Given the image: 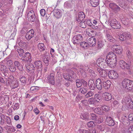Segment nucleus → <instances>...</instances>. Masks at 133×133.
<instances>
[{"instance_id": "338daca9", "label": "nucleus", "mask_w": 133, "mask_h": 133, "mask_svg": "<svg viewBox=\"0 0 133 133\" xmlns=\"http://www.w3.org/2000/svg\"><path fill=\"white\" fill-rule=\"evenodd\" d=\"M127 57L129 59H130L131 58L132 56V54L131 52L130 51H128L127 52Z\"/></svg>"}, {"instance_id": "72a5a7b5", "label": "nucleus", "mask_w": 133, "mask_h": 133, "mask_svg": "<svg viewBox=\"0 0 133 133\" xmlns=\"http://www.w3.org/2000/svg\"><path fill=\"white\" fill-rule=\"evenodd\" d=\"M94 94V92L90 90L88 91L87 94L85 95L84 97L85 98H87L88 97L92 96Z\"/></svg>"}, {"instance_id": "2eb2a0df", "label": "nucleus", "mask_w": 133, "mask_h": 133, "mask_svg": "<svg viewBox=\"0 0 133 133\" xmlns=\"http://www.w3.org/2000/svg\"><path fill=\"white\" fill-rule=\"evenodd\" d=\"M16 42L17 43H18V45L20 47L24 49H27V45L26 43L21 40L20 38H18Z\"/></svg>"}, {"instance_id": "0e129e2a", "label": "nucleus", "mask_w": 133, "mask_h": 133, "mask_svg": "<svg viewBox=\"0 0 133 133\" xmlns=\"http://www.w3.org/2000/svg\"><path fill=\"white\" fill-rule=\"evenodd\" d=\"M6 67L5 66L3 65L0 64V70L2 71H3L6 69Z\"/></svg>"}, {"instance_id": "393cba45", "label": "nucleus", "mask_w": 133, "mask_h": 133, "mask_svg": "<svg viewBox=\"0 0 133 133\" xmlns=\"http://www.w3.org/2000/svg\"><path fill=\"white\" fill-rule=\"evenodd\" d=\"M85 15L84 13L82 12H80L78 13V16L77 21L78 22H80L82 21L84 18Z\"/></svg>"}, {"instance_id": "cd10ccee", "label": "nucleus", "mask_w": 133, "mask_h": 133, "mask_svg": "<svg viewBox=\"0 0 133 133\" xmlns=\"http://www.w3.org/2000/svg\"><path fill=\"white\" fill-rule=\"evenodd\" d=\"M106 59V61L107 62V64L109 66H114L113 65H114L116 63L117 61H114V60L112 61V60H109L108 59Z\"/></svg>"}, {"instance_id": "79ce46f5", "label": "nucleus", "mask_w": 133, "mask_h": 133, "mask_svg": "<svg viewBox=\"0 0 133 133\" xmlns=\"http://www.w3.org/2000/svg\"><path fill=\"white\" fill-rule=\"evenodd\" d=\"M123 35H124V37L126 40H128L131 38V36L129 32H124Z\"/></svg>"}, {"instance_id": "a211bd4d", "label": "nucleus", "mask_w": 133, "mask_h": 133, "mask_svg": "<svg viewBox=\"0 0 133 133\" xmlns=\"http://www.w3.org/2000/svg\"><path fill=\"white\" fill-rule=\"evenodd\" d=\"M113 48L114 52L117 54H121L122 53V47L118 45H114L113 46Z\"/></svg>"}, {"instance_id": "4c0bfd02", "label": "nucleus", "mask_w": 133, "mask_h": 133, "mask_svg": "<svg viewBox=\"0 0 133 133\" xmlns=\"http://www.w3.org/2000/svg\"><path fill=\"white\" fill-rule=\"evenodd\" d=\"M88 89L84 87H81L79 90V91L81 94H85L87 92Z\"/></svg>"}, {"instance_id": "c85d7f7f", "label": "nucleus", "mask_w": 133, "mask_h": 133, "mask_svg": "<svg viewBox=\"0 0 133 133\" xmlns=\"http://www.w3.org/2000/svg\"><path fill=\"white\" fill-rule=\"evenodd\" d=\"M94 112L96 113L99 115H103L104 113L103 110L100 107L95 108L94 110Z\"/></svg>"}, {"instance_id": "6e6d98bb", "label": "nucleus", "mask_w": 133, "mask_h": 133, "mask_svg": "<svg viewBox=\"0 0 133 133\" xmlns=\"http://www.w3.org/2000/svg\"><path fill=\"white\" fill-rule=\"evenodd\" d=\"M102 110L105 111H109V107L107 105H104L102 107Z\"/></svg>"}, {"instance_id": "49530a36", "label": "nucleus", "mask_w": 133, "mask_h": 133, "mask_svg": "<svg viewBox=\"0 0 133 133\" xmlns=\"http://www.w3.org/2000/svg\"><path fill=\"white\" fill-rule=\"evenodd\" d=\"M9 69L10 71L12 72H15L16 70V68L15 66L12 65H11L9 66Z\"/></svg>"}, {"instance_id": "9b49d317", "label": "nucleus", "mask_w": 133, "mask_h": 133, "mask_svg": "<svg viewBox=\"0 0 133 133\" xmlns=\"http://www.w3.org/2000/svg\"><path fill=\"white\" fill-rule=\"evenodd\" d=\"M52 12L54 16L57 19L60 18L62 15V12L60 9H54Z\"/></svg>"}, {"instance_id": "423d86ee", "label": "nucleus", "mask_w": 133, "mask_h": 133, "mask_svg": "<svg viewBox=\"0 0 133 133\" xmlns=\"http://www.w3.org/2000/svg\"><path fill=\"white\" fill-rule=\"evenodd\" d=\"M106 59L102 58H98L97 61L96 63L97 65L100 68H104L107 64Z\"/></svg>"}, {"instance_id": "dca6fc26", "label": "nucleus", "mask_w": 133, "mask_h": 133, "mask_svg": "<svg viewBox=\"0 0 133 133\" xmlns=\"http://www.w3.org/2000/svg\"><path fill=\"white\" fill-rule=\"evenodd\" d=\"M103 82L99 78L97 79L96 81V85L97 88L99 90H101L103 87Z\"/></svg>"}, {"instance_id": "f704fd0d", "label": "nucleus", "mask_w": 133, "mask_h": 133, "mask_svg": "<svg viewBox=\"0 0 133 133\" xmlns=\"http://www.w3.org/2000/svg\"><path fill=\"white\" fill-rule=\"evenodd\" d=\"M94 98L97 103L99 102L100 101L102 100V98L101 97L100 95L98 94H95Z\"/></svg>"}, {"instance_id": "6ab92c4d", "label": "nucleus", "mask_w": 133, "mask_h": 133, "mask_svg": "<svg viewBox=\"0 0 133 133\" xmlns=\"http://www.w3.org/2000/svg\"><path fill=\"white\" fill-rule=\"evenodd\" d=\"M88 85L89 89L91 90H94L96 88V85L94 79H90L89 80L88 82Z\"/></svg>"}, {"instance_id": "39448f33", "label": "nucleus", "mask_w": 133, "mask_h": 133, "mask_svg": "<svg viewBox=\"0 0 133 133\" xmlns=\"http://www.w3.org/2000/svg\"><path fill=\"white\" fill-rule=\"evenodd\" d=\"M111 27L114 29H119L121 28L119 23L116 19H112L109 22Z\"/></svg>"}, {"instance_id": "c9c22d12", "label": "nucleus", "mask_w": 133, "mask_h": 133, "mask_svg": "<svg viewBox=\"0 0 133 133\" xmlns=\"http://www.w3.org/2000/svg\"><path fill=\"white\" fill-rule=\"evenodd\" d=\"M63 76L64 78L66 80L71 81V78H72L71 75L67 74H63Z\"/></svg>"}, {"instance_id": "aec40b11", "label": "nucleus", "mask_w": 133, "mask_h": 133, "mask_svg": "<svg viewBox=\"0 0 133 133\" xmlns=\"http://www.w3.org/2000/svg\"><path fill=\"white\" fill-rule=\"evenodd\" d=\"M25 63V66L27 72H29L32 70H35V69L33 64H29L28 62Z\"/></svg>"}, {"instance_id": "4d7b16f0", "label": "nucleus", "mask_w": 133, "mask_h": 133, "mask_svg": "<svg viewBox=\"0 0 133 133\" xmlns=\"http://www.w3.org/2000/svg\"><path fill=\"white\" fill-rule=\"evenodd\" d=\"M14 110L18 109L19 107V104L18 103H16L14 106H12Z\"/></svg>"}, {"instance_id": "7c9ffc66", "label": "nucleus", "mask_w": 133, "mask_h": 133, "mask_svg": "<svg viewBox=\"0 0 133 133\" xmlns=\"http://www.w3.org/2000/svg\"><path fill=\"white\" fill-rule=\"evenodd\" d=\"M82 79H77L76 80V85L78 88L80 87L82 85Z\"/></svg>"}, {"instance_id": "bf43d9fd", "label": "nucleus", "mask_w": 133, "mask_h": 133, "mask_svg": "<svg viewBox=\"0 0 133 133\" xmlns=\"http://www.w3.org/2000/svg\"><path fill=\"white\" fill-rule=\"evenodd\" d=\"M80 26L82 28H85L86 27V24L85 22H83L82 21L79 22Z\"/></svg>"}, {"instance_id": "1a4fd4ad", "label": "nucleus", "mask_w": 133, "mask_h": 133, "mask_svg": "<svg viewBox=\"0 0 133 133\" xmlns=\"http://www.w3.org/2000/svg\"><path fill=\"white\" fill-rule=\"evenodd\" d=\"M28 18L29 21L34 22L35 20V12L32 10L29 11L28 14Z\"/></svg>"}, {"instance_id": "ea45409f", "label": "nucleus", "mask_w": 133, "mask_h": 133, "mask_svg": "<svg viewBox=\"0 0 133 133\" xmlns=\"http://www.w3.org/2000/svg\"><path fill=\"white\" fill-rule=\"evenodd\" d=\"M99 74L101 76L104 78H105L107 77V73L106 71L103 69L101 72H100Z\"/></svg>"}, {"instance_id": "13d9d810", "label": "nucleus", "mask_w": 133, "mask_h": 133, "mask_svg": "<svg viewBox=\"0 0 133 133\" xmlns=\"http://www.w3.org/2000/svg\"><path fill=\"white\" fill-rule=\"evenodd\" d=\"M82 119H88L89 118V115L86 114H83L82 115Z\"/></svg>"}, {"instance_id": "f3484780", "label": "nucleus", "mask_w": 133, "mask_h": 133, "mask_svg": "<svg viewBox=\"0 0 133 133\" xmlns=\"http://www.w3.org/2000/svg\"><path fill=\"white\" fill-rule=\"evenodd\" d=\"M86 31L87 34L89 36L93 37L96 35V32L93 29L88 28L86 30Z\"/></svg>"}, {"instance_id": "a19ab883", "label": "nucleus", "mask_w": 133, "mask_h": 133, "mask_svg": "<svg viewBox=\"0 0 133 133\" xmlns=\"http://www.w3.org/2000/svg\"><path fill=\"white\" fill-rule=\"evenodd\" d=\"M17 51L19 54V55L21 57H23L25 54V52H24V50L20 48L17 49Z\"/></svg>"}, {"instance_id": "b1692460", "label": "nucleus", "mask_w": 133, "mask_h": 133, "mask_svg": "<svg viewBox=\"0 0 133 133\" xmlns=\"http://www.w3.org/2000/svg\"><path fill=\"white\" fill-rule=\"evenodd\" d=\"M78 131L80 133H96V130L94 129H92L91 130L88 129L87 130L84 129H79Z\"/></svg>"}, {"instance_id": "ddd939ff", "label": "nucleus", "mask_w": 133, "mask_h": 133, "mask_svg": "<svg viewBox=\"0 0 133 133\" xmlns=\"http://www.w3.org/2000/svg\"><path fill=\"white\" fill-rule=\"evenodd\" d=\"M108 75L109 77L111 79H116L118 77L117 73L113 70H111L109 72Z\"/></svg>"}, {"instance_id": "f257e3e1", "label": "nucleus", "mask_w": 133, "mask_h": 133, "mask_svg": "<svg viewBox=\"0 0 133 133\" xmlns=\"http://www.w3.org/2000/svg\"><path fill=\"white\" fill-rule=\"evenodd\" d=\"M122 85L123 88H125L129 90L133 89V82L128 79H125L122 82Z\"/></svg>"}, {"instance_id": "774afa93", "label": "nucleus", "mask_w": 133, "mask_h": 133, "mask_svg": "<svg viewBox=\"0 0 133 133\" xmlns=\"http://www.w3.org/2000/svg\"><path fill=\"white\" fill-rule=\"evenodd\" d=\"M94 124V122L93 121L89 122L87 123V125L89 127H91L93 126Z\"/></svg>"}, {"instance_id": "e433bc0d", "label": "nucleus", "mask_w": 133, "mask_h": 133, "mask_svg": "<svg viewBox=\"0 0 133 133\" xmlns=\"http://www.w3.org/2000/svg\"><path fill=\"white\" fill-rule=\"evenodd\" d=\"M18 85V83L17 81H14L10 84L12 88L14 89L17 88Z\"/></svg>"}, {"instance_id": "20e7f679", "label": "nucleus", "mask_w": 133, "mask_h": 133, "mask_svg": "<svg viewBox=\"0 0 133 133\" xmlns=\"http://www.w3.org/2000/svg\"><path fill=\"white\" fill-rule=\"evenodd\" d=\"M21 59L25 62V63L28 62H31L32 61L31 54L28 52H26L23 57H22Z\"/></svg>"}, {"instance_id": "bb28decb", "label": "nucleus", "mask_w": 133, "mask_h": 133, "mask_svg": "<svg viewBox=\"0 0 133 133\" xmlns=\"http://www.w3.org/2000/svg\"><path fill=\"white\" fill-rule=\"evenodd\" d=\"M103 95L104 96V98L106 101H109L111 98V95L110 93L105 92L103 93Z\"/></svg>"}, {"instance_id": "603ef678", "label": "nucleus", "mask_w": 133, "mask_h": 133, "mask_svg": "<svg viewBox=\"0 0 133 133\" xmlns=\"http://www.w3.org/2000/svg\"><path fill=\"white\" fill-rule=\"evenodd\" d=\"M116 5L115 3H110L109 5V6L110 8L114 10L116 7L115 6H116Z\"/></svg>"}, {"instance_id": "a878e982", "label": "nucleus", "mask_w": 133, "mask_h": 133, "mask_svg": "<svg viewBox=\"0 0 133 133\" xmlns=\"http://www.w3.org/2000/svg\"><path fill=\"white\" fill-rule=\"evenodd\" d=\"M103 87L105 89H108L110 88L111 83L109 81L107 80L105 82H103Z\"/></svg>"}, {"instance_id": "37998d69", "label": "nucleus", "mask_w": 133, "mask_h": 133, "mask_svg": "<svg viewBox=\"0 0 133 133\" xmlns=\"http://www.w3.org/2000/svg\"><path fill=\"white\" fill-rule=\"evenodd\" d=\"M14 79V77L12 76H10L8 79H7L6 80V84H10V83H12L14 81L13 80Z\"/></svg>"}, {"instance_id": "9d476101", "label": "nucleus", "mask_w": 133, "mask_h": 133, "mask_svg": "<svg viewBox=\"0 0 133 133\" xmlns=\"http://www.w3.org/2000/svg\"><path fill=\"white\" fill-rule=\"evenodd\" d=\"M106 59L112 61L114 60V61H117L116 55L112 52H110L107 54Z\"/></svg>"}, {"instance_id": "5fc2aeb1", "label": "nucleus", "mask_w": 133, "mask_h": 133, "mask_svg": "<svg viewBox=\"0 0 133 133\" xmlns=\"http://www.w3.org/2000/svg\"><path fill=\"white\" fill-rule=\"evenodd\" d=\"M84 22L86 24L89 26H90L91 25H92V23L91 22V21L90 19H87L84 21Z\"/></svg>"}, {"instance_id": "e2e57ef3", "label": "nucleus", "mask_w": 133, "mask_h": 133, "mask_svg": "<svg viewBox=\"0 0 133 133\" xmlns=\"http://www.w3.org/2000/svg\"><path fill=\"white\" fill-rule=\"evenodd\" d=\"M128 19H126L124 18H122L121 20V21L122 23L124 25L127 24L128 23Z\"/></svg>"}, {"instance_id": "09e8293b", "label": "nucleus", "mask_w": 133, "mask_h": 133, "mask_svg": "<svg viewBox=\"0 0 133 133\" xmlns=\"http://www.w3.org/2000/svg\"><path fill=\"white\" fill-rule=\"evenodd\" d=\"M90 116V118L91 119L95 120L97 119V116L96 115L93 113H91Z\"/></svg>"}, {"instance_id": "2f4dec72", "label": "nucleus", "mask_w": 133, "mask_h": 133, "mask_svg": "<svg viewBox=\"0 0 133 133\" xmlns=\"http://www.w3.org/2000/svg\"><path fill=\"white\" fill-rule=\"evenodd\" d=\"M99 0H90V3L91 5L93 7H96L98 4Z\"/></svg>"}, {"instance_id": "f03ea898", "label": "nucleus", "mask_w": 133, "mask_h": 133, "mask_svg": "<svg viewBox=\"0 0 133 133\" xmlns=\"http://www.w3.org/2000/svg\"><path fill=\"white\" fill-rule=\"evenodd\" d=\"M1 124L3 125L4 124L7 123L10 125L11 123V120L10 117L5 115L1 114L0 115Z\"/></svg>"}, {"instance_id": "f8f14e48", "label": "nucleus", "mask_w": 133, "mask_h": 133, "mask_svg": "<svg viewBox=\"0 0 133 133\" xmlns=\"http://www.w3.org/2000/svg\"><path fill=\"white\" fill-rule=\"evenodd\" d=\"M34 30L31 29L26 34L25 36L27 40L29 41L34 36Z\"/></svg>"}, {"instance_id": "a18cd8bd", "label": "nucleus", "mask_w": 133, "mask_h": 133, "mask_svg": "<svg viewBox=\"0 0 133 133\" xmlns=\"http://www.w3.org/2000/svg\"><path fill=\"white\" fill-rule=\"evenodd\" d=\"M89 103L90 104L95 105L97 102L93 98H90L88 101Z\"/></svg>"}, {"instance_id": "c756f323", "label": "nucleus", "mask_w": 133, "mask_h": 133, "mask_svg": "<svg viewBox=\"0 0 133 133\" xmlns=\"http://www.w3.org/2000/svg\"><path fill=\"white\" fill-rule=\"evenodd\" d=\"M79 70L81 73V75L84 78H85L87 77L86 73L84 70L83 67L81 66L79 68Z\"/></svg>"}, {"instance_id": "680f3d73", "label": "nucleus", "mask_w": 133, "mask_h": 133, "mask_svg": "<svg viewBox=\"0 0 133 133\" xmlns=\"http://www.w3.org/2000/svg\"><path fill=\"white\" fill-rule=\"evenodd\" d=\"M124 35H123V33L120 35L119 37V39L120 41H124L126 40L125 38L124 37Z\"/></svg>"}, {"instance_id": "69168bd1", "label": "nucleus", "mask_w": 133, "mask_h": 133, "mask_svg": "<svg viewBox=\"0 0 133 133\" xmlns=\"http://www.w3.org/2000/svg\"><path fill=\"white\" fill-rule=\"evenodd\" d=\"M128 131V133H133V125L129 127Z\"/></svg>"}, {"instance_id": "de8ad7c7", "label": "nucleus", "mask_w": 133, "mask_h": 133, "mask_svg": "<svg viewBox=\"0 0 133 133\" xmlns=\"http://www.w3.org/2000/svg\"><path fill=\"white\" fill-rule=\"evenodd\" d=\"M81 46L84 48H86L88 45V43H87L85 42H83L81 43Z\"/></svg>"}, {"instance_id": "0eeeda50", "label": "nucleus", "mask_w": 133, "mask_h": 133, "mask_svg": "<svg viewBox=\"0 0 133 133\" xmlns=\"http://www.w3.org/2000/svg\"><path fill=\"white\" fill-rule=\"evenodd\" d=\"M83 39L82 35L80 34H78L74 36L73 39V42L74 44H79Z\"/></svg>"}, {"instance_id": "412c9836", "label": "nucleus", "mask_w": 133, "mask_h": 133, "mask_svg": "<svg viewBox=\"0 0 133 133\" xmlns=\"http://www.w3.org/2000/svg\"><path fill=\"white\" fill-rule=\"evenodd\" d=\"M54 76L55 74L54 73H51L47 78L49 83L52 85H54L55 83Z\"/></svg>"}, {"instance_id": "473e14b6", "label": "nucleus", "mask_w": 133, "mask_h": 133, "mask_svg": "<svg viewBox=\"0 0 133 133\" xmlns=\"http://www.w3.org/2000/svg\"><path fill=\"white\" fill-rule=\"evenodd\" d=\"M106 37L108 40L111 42L115 43L116 42V40L110 34H107Z\"/></svg>"}, {"instance_id": "3c124183", "label": "nucleus", "mask_w": 133, "mask_h": 133, "mask_svg": "<svg viewBox=\"0 0 133 133\" xmlns=\"http://www.w3.org/2000/svg\"><path fill=\"white\" fill-rule=\"evenodd\" d=\"M103 44L101 42H99L98 43V50L100 49L103 45Z\"/></svg>"}, {"instance_id": "58836bf2", "label": "nucleus", "mask_w": 133, "mask_h": 133, "mask_svg": "<svg viewBox=\"0 0 133 133\" xmlns=\"http://www.w3.org/2000/svg\"><path fill=\"white\" fill-rule=\"evenodd\" d=\"M38 47L41 51H43L45 50L44 44L43 43H39L38 45Z\"/></svg>"}, {"instance_id": "4468645a", "label": "nucleus", "mask_w": 133, "mask_h": 133, "mask_svg": "<svg viewBox=\"0 0 133 133\" xmlns=\"http://www.w3.org/2000/svg\"><path fill=\"white\" fill-rule=\"evenodd\" d=\"M87 42L88 44V45L90 46H94L96 43V40L93 37H91L87 39Z\"/></svg>"}, {"instance_id": "052dcab7", "label": "nucleus", "mask_w": 133, "mask_h": 133, "mask_svg": "<svg viewBox=\"0 0 133 133\" xmlns=\"http://www.w3.org/2000/svg\"><path fill=\"white\" fill-rule=\"evenodd\" d=\"M83 84L84 88H86L88 85L87 82L83 79H82V85Z\"/></svg>"}, {"instance_id": "7ed1b4c3", "label": "nucleus", "mask_w": 133, "mask_h": 133, "mask_svg": "<svg viewBox=\"0 0 133 133\" xmlns=\"http://www.w3.org/2000/svg\"><path fill=\"white\" fill-rule=\"evenodd\" d=\"M120 67L124 70L126 71L130 69L131 64L129 63H127L124 61L120 60L119 61Z\"/></svg>"}, {"instance_id": "6e6552de", "label": "nucleus", "mask_w": 133, "mask_h": 133, "mask_svg": "<svg viewBox=\"0 0 133 133\" xmlns=\"http://www.w3.org/2000/svg\"><path fill=\"white\" fill-rule=\"evenodd\" d=\"M105 122L107 124L111 126H114L115 123L113 118L111 117L105 116Z\"/></svg>"}, {"instance_id": "864d4df0", "label": "nucleus", "mask_w": 133, "mask_h": 133, "mask_svg": "<svg viewBox=\"0 0 133 133\" xmlns=\"http://www.w3.org/2000/svg\"><path fill=\"white\" fill-rule=\"evenodd\" d=\"M116 5L115 3H110L109 5V6L110 8L114 10L116 7L115 6H116Z\"/></svg>"}, {"instance_id": "5701e85b", "label": "nucleus", "mask_w": 133, "mask_h": 133, "mask_svg": "<svg viewBox=\"0 0 133 133\" xmlns=\"http://www.w3.org/2000/svg\"><path fill=\"white\" fill-rule=\"evenodd\" d=\"M34 64L36 68L39 71L42 70L43 68V65L42 62L40 61H35Z\"/></svg>"}, {"instance_id": "8fccbe9b", "label": "nucleus", "mask_w": 133, "mask_h": 133, "mask_svg": "<svg viewBox=\"0 0 133 133\" xmlns=\"http://www.w3.org/2000/svg\"><path fill=\"white\" fill-rule=\"evenodd\" d=\"M89 74L92 78H95L96 76V74L93 71L91 70L89 72Z\"/></svg>"}, {"instance_id": "c03bdc74", "label": "nucleus", "mask_w": 133, "mask_h": 133, "mask_svg": "<svg viewBox=\"0 0 133 133\" xmlns=\"http://www.w3.org/2000/svg\"><path fill=\"white\" fill-rule=\"evenodd\" d=\"M19 79L20 81L23 84H26L27 80L25 76H20Z\"/></svg>"}, {"instance_id": "4be33fe9", "label": "nucleus", "mask_w": 133, "mask_h": 133, "mask_svg": "<svg viewBox=\"0 0 133 133\" xmlns=\"http://www.w3.org/2000/svg\"><path fill=\"white\" fill-rule=\"evenodd\" d=\"M14 66L16 67L20 71H22L24 70L22 65L18 61H15L14 62Z\"/></svg>"}]
</instances>
